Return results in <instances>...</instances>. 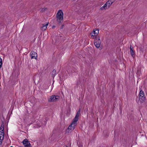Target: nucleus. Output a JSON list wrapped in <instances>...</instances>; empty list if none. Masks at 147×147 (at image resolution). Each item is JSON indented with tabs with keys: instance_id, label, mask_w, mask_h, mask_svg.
<instances>
[{
	"instance_id": "2",
	"label": "nucleus",
	"mask_w": 147,
	"mask_h": 147,
	"mask_svg": "<svg viewBox=\"0 0 147 147\" xmlns=\"http://www.w3.org/2000/svg\"><path fill=\"white\" fill-rule=\"evenodd\" d=\"M63 14L62 11L61 10H59L57 14V21L59 23H61V22L63 19Z\"/></svg>"
},
{
	"instance_id": "4",
	"label": "nucleus",
	"mask_w": 147,
	"mask_h": 147,
	"mask_svg": "<svg viewBox=\"0 0 147 147\" xmlns=\"http://www.w3.org/2000/svg\"><path fill=\"white\" fill-rule=\"evenodd\" d=\"M59 98V97L58 96L53 95L50 97L48 101L49 102H56L58 100Z\"/></svg>"
},
{
	"instance_id": "15",
	"label": "nucleus",
	"mask_w": 147,
	"mask_h": 147,
	"mask_svg": "<svg viewBox=\"0 0 147 147\" xmlns=\"http://www.w3.org/2000/svg\"><path fill=\"white\" fill-rule=\"evenodd\" d=\"M115 0H109L108 1L111 5L115 1Z\"/></svg>"
},
{
	"instance_id": "19",
	"label": "nucleus",
	"mask_w": 147,
	"mask_h": 147,
	"mask_svg": "<svg viewBox=\"0 0 147 147\" xmlns=\"http://www.w3.org/2000/svg\"><path fill=\"white\" fill-rule=\"evenodd\" d=\"M55 27V26H52V28H54Z\"/></svg>"
},
{
	"instance_id": "18",
	"label": "nucleus",
	"mask_w": 147,
	"mask_h": 147,
	"mask_svg": "<svg viewBox=\"0 0 147 147\" xmlns=\"http://www.w3.org/2000/svg\"><path fill=\"white\" fill-rule=\"evenodd\" d=\"M79 147H83L82 145V144H80L79 146Z\"/></svg>"
},
{
	"instance_id": "8",
	"label": "nucleus",
	"mask_w": 147,
	"mask_h": 147,
	"mask_svg": "<svg viewBox=\"0 0 147 147\" xmlns=\"http://www.w3.org/2000/svg\"><path fill=\"white\" fill-rule=\"evenodd\" d=\"M80 110H79L78 111L76 116L73 119V120H74V121H75L77 122L78 121V117L80 114Z\"/></svg>"
},
{
	"instance_id": "10",
	"label": "nucleus",
	"mask_w": 147,
	"mask_h": 147,
	"mask_svg": "<svg viewBox=\"0 0 147 147\" xmlns=\"http://www.w3.org/2000/svg\"><path fill=\"white\" fill-rule=\"evenodd\" d=\"M130 53L132 56L133 57H134L135 56V53L134 52L133 49L132 47L130 46Z\"/></svg>"
},
{
	"instance_id": "7",
	"label": "nucleus",
	"mask_w": 147,
	"mask_h": 147,
	"mask_svg": "<svg viewBox=\"0 0 147 147\" xmlns=\"http://www.w3.org/2000/svg\"><path fill=\"white\" fill-rule=\"evenodd\" d=\"M37 57V54L34 51H32L31 53V59H36Z\"/></svg>"
},
{
	"instance_id": "5",
	"label": "nucleus",
	"mask_w": 147,
	"mask_h": 147,
	"mask_svg": "<svg viewBox=\"0 0 147 147\" xmlns=\"http://www.w3.org/2000/svg\"><path fill=\"white\" fill-rule=\"evenodd\" d=\"M139 99L140 101L142 102L144 101L145 100V94L143 91L141 90L139 93Z\"/></svg>"
},
{
	"instance_id": "17",
	"label": "nucleus",
	"mask_w": 147,
	"mask_h": 147,
	"mask_svg": "<svg viewBox=\"0 0 147 147\" xmlns=\"http://www.w3.org/2000/svg\"><path fill=\"white\" fill-rule=\"evenodd\" d=\"M2 64V59L0 58V68L1 67Z\"/></svg>"
},
{
	"instance_id": "6",
	"label": "nucleus",
	"mask_w": 147,
	"mask_h": 147,
	"mask_svg": "<svg viewBox=\"0 0 147 147\" xmlns=\"http://www.w3.org/2000/svg\"><path fill=\"white\" fill-rule=\"evenodd\" d=\"M95 41L94 42V44L95 47L97 48L100 47L101 43V41L100 40V37H97V39L95 40Z\"/></svg>"
},
{
	"instance_id": "11",
	"label": "nucleus",
	"mask_w": 147,
	"mask_h": 147,
	"mask_svg": "<svg viewBox=\"0 0 147 147\" xmlns=\"http://www.w3.org/2000/svg\"><path fill=\"white\" fill-rule=\"evenodd\" d=\"M48 24H49V23H47L46 24H42V26L41 28L42 30H45L47 29V26L48 25Z\"/></svg>"
},
{
	"instance_id": "16",
	"label": "nucleus",
	"mask_w": 147,
	"mask_h": 147,
	"mask_svg": "<svg viewBox=\"0 0 147 147\" xmlns=\"http://www.w3.org/2000/svg\"><path fill=\"white\" fill-rule=\"evenodd\" d=\"M106 3L107 4V5L109 6V7L111 5V4L108 1H107Z\"/></svg>"
},
{
	"instance_id": "1",
	"label": "nucleus",
	"mask_w": 147,
	"mask_h": 147,
	"mask_svg": "<svg viewBox=\"0 0 147 147\" xmlns=\"http://www.w3.org/2000/svg\"><path fill=\"white\" fill-rule=\"evenodd\" d=\"M77 122L73 120L71 124L69 126L67 130L68 133H70L75 129V126L77 125Z\"/></svg>"
},
{
	"instance_id": "20",
	"label": "nucleus",
	"mask_w": 147,
	"mask_h": 147,
	"mask_svg": "<svg viewBox=\"0 0 147 147\" xmlns=\"http://www.w3.org/2000/svg\"><path fill=\"white\" fill-rule=\"evenodd\" d=\"M19 147H23V146H19Z\"/></svg>"
},
{
	"instance_id": "12",
	"label": "nucleus",
	"mask_w": 147,
	"mask_h": 147,
	"mask_svg": "<svg viewBox=\"0 0 147 147\" xmlns=\"http://www.w3.org/2000/svg\"><path fill=\"white\" fill-rule=\"evenodd\" d=\"M99 32V31L98 30H94L92 32V34H95V35L96 36H97Z\"/></svg>"
},
{
	"instance_id": "3",
	"label": "nucleus",
	"mask_w": 147,
	"mask_h": 147,
	"mask_svg": "<svg viewBox=\"0 0 147 147\" xmlns=\"http://www.w3.org/2000/svg\"><path fill=\"white\" fill-rule=\"evenodd\" d=\"M4 137V125H1L0 127V145L2 143V141Z\"/></svg>"
},
{
	"instance_id": "13",
	"label": "nucleus",
	"mask_w": 147,
	"mask_h": 147,
	"mask_svg": "<svg viewBox=\"0 0 147 147\" xmlns=\"http://www.w3.org/2000/svg\"><path fill=\"white\" fill-rule=\"evenodd\" d=\"M51 74L52 75V77L53 78H54L55 76L56 75V71L55 69H53V70L51 73Z\"/></svg>"
},
{
	"instance_id": "9",
	"label": "nucleus",
	"mask_w": 147,
	"mask_h": 147,
	"mask_svg": "<svg viewBox=\"0 0 147 147\" xmlns=\"http://www.w3.org/2000/svg\"><path fill=\"white\" fill-rule=\"evenodd\" d=\"M109 8V7L107 5V4L106 3L103 5V6L100 8V9L101 10H106V9H108Z\"/></svg>"
},
{
	"instance_id": "14",
	"label": "nucleus",
	"mask_w": 147,
	"mask_h": 147,
	"mask_svg": "<svg viewBox=\"0 0 147 147\" xmlns=\"http://www.w3.org/2000/svg\"><path fill=\"white\" fill-rule=\"evenodd\" d=\"M91 37L93 38L95 40L96 39H97V37H99V36H96L95 34H92V32L91 33Z\"/></svg>"
}]
</instances>
